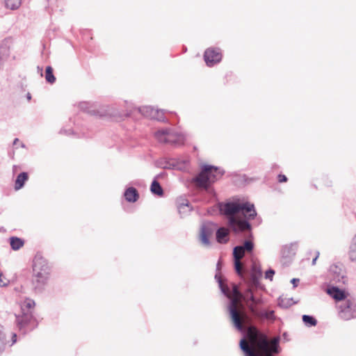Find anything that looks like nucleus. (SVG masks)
<instances>
[{"mask_svg":"<svg viewBox=\"0 0 356 356\" xmlns=\"http://www.w3.org/2000/svg\"><path fill=\"white\" fill-rule=\"evenodd\" d=\"M219 210L227 221V227H220L216 230L218 243H227L231 232L239 234L248 231V236L252 237V225L249 220H253L257 215L253 204L239 200L220 202Z\"/></svg>","mask_w":356,"mask_h":356,"instance_id":"1","label":"nucleus"},{"mask_svg":"<svg viewBox=\"0 0 356 356\" xmlns=\"http://www.w3.org/2000/svg\"><path fill=\"white\" fill-rule=\"evenodd\" d=\"M215 278L222 293L229 300L228 312L234 327L240 332H243V323L248 318V316L238 308L242 292L238 286L234 283H232V289H230L229 286L223 282L220 275L216 274Z\"/></svg>","mask_w":356,"mask_h":356,"instance_id":"2","label":"nucleus"},{"mask_svg":"<svg viewBox=\"0 0 356 356\" xmlns=\"http://www.w3.org/2000/svg\"><path fill=\"white\" fill-rule=\"evenodd\" d=\"M252 340L255 343L259 352L248 344L244 339H242L239 346L245 356H273V354H278L281 351L279 336L270 340L266 334L259 332L252 337Z\"/></svg>","mask_w":356,"mask_h":356,"instance_id":"3","label":"nucleus"},{"mask_svg":"<svg viewBox=\"0 0 356 356\" xmlns=\"http://www.w3.org/2000/svg\"><path fill=\"white\" fill-rule=\"evenodd\" d=\"M225 171L211 165H204L201 171L193 178V184L200 189L209 190L210 186L218 180Z\"/></svg>","mask_w":356,"mask_h":356,"instance_id":"4","label":"nucleus"},{"mask_svg":"<svg viewBox=\"0 0 356 356\" xmlns=\"http://www.w3.org/2000/svg\"><path fill=\"white\" fill-rule=\"evenodd\" d=\"M245 236L248 238V239L244 241L242 245H236L233 249V259H234V270L236 273L243 276V270L241 259L243 258L245 254H251L254 248V244L253 241L251 240L252 237H248L249 232L246 231L245 233Z\"/></svg>","mask_w":356,"mask_h":356,"instance_id":"5","label":"nucleus"},{"mask_svg":"<svg viewBox=\"0 0 356 356\" xmlns=\"http://www.w3.org/2000/svg\"><path fill=\"white\" fill-rule=\"evenodd\" d=\"M156 138L160 142L172 145H179L184 143V137L182 134L173 131L170 129H162L155 133Z\"/></svg>","mask_w":356,"mask_h":356,"instance_id":"6","label":"nucleus"},{"mask_svg":"<svg viewBox=\"0 0 356 356\" xmlns=\"http://www.w3.org/2000/svg\"><path fill=\"white\" fill-rule=\"evenodd\" d=\"M339 316L344 321L356 318V299L348 298L337 304Z\"/></svg>","mask_w":356,"mask_h":356,"instance_id":"7","label":"nucleus"},{"mask_svg":"<svg viewBox=\"0 0 356 356\" xmlns=\"http://www.w3.org/2000/svg\"><path fill=\"white\" fill-rule=\"evenodd\" d=\"M22 313V315L16 316V323L20 332L25 334L35 328L38 323L33 317L32 312Z\"/></svg>","mask_w":356,"mask_h":356,"instance_id":"8","label":"nucleus"},{"mask_svg":"<svg viewBox=\"0 0 356 356\" xmlns=\"http://www.w3.org/2000/svg\"><path fill=\"white\" fill-rule=\"evenodd\" d=\"M330 282L335 284H344L347 282V277L341 264H332L329 269Z\"/></svg>","mask_w":356,"mask_h":356,"instance_id":"9","label":"nucleus"},{"mask_svg":"<svg viewBox=\"0 0 356 356\" xmlns=\"http://www.w3.org/2000/svg\"><path fill=\"white\" fill-rule=\"evenodd\" d=\"M253 290L254 289L251 287H247V289L242 292V296L240 297V300H243L245 302L250 312H255L256 306L261 302L260 300L254 296Z\"/></svg>","mask_w":356,"mask_h":356,"instance_id":"10","label":"nucleus"},{"mask_svg":"<svg viewBox=\"0 0 356 356\" xmlns=\"http://www.w3.org/2000/svg\"><path fill=\"white\" fill-rule=\"evenodd\" d=\"M33 284L34 289L38 291H42L44 286L47 284L49 277L50 272H33Z\"/></svg>","mask_w":356,"mask_h":356,"instance_id":"11","label":"nucleus"},{"mask_svg":"<svg viewBox=\"0 0 356 356\" xmlns=\"http://www.w3.org/2000/svg\"><path fill=\"white\" fill-rule=\"evenodd\" d=\"M204 60L208 66H213L221 60L222 55L218 49L209 48L204 54Z\"/></svg>","mask_w":356,"mask_h":356,"instance_id":"12","label":"nucleus"},{"mask_svg":"<svg viewBox=\"0 0 356 356\" xmlns=\"http://www.w3.org/2000/svg\"><path fill=\"white\" fill-rule=\"evenodd\" d=\"M33 272H50V266L47 261L40 254H36L33 259Z\"/></svg>","mask_w":356,"mask_h":356,"instance_id":"13","label":"nucleus"},{"mask_svg":"<svg viewBox=\"0 0 356 356\" xmlns=\"http://www.w3.org/2000/svg\"><path fill=\"white\" fill-rule=\"evenodd\" d=\"M213 232V225L211 223H204L201 227L200 239L202 245L205 246L210 245L209 237Z\"/></svg>","mask_w":356,"mask_h":356,"instance_id":"14","label":"nucleus"},{"mask_svg":"<svg viewBox=\"0 0 356 356\" xmlns=\"http://www.w3.org/2000/svg\"><path fill=\"white\" fill-rule=\"evenodd\" d=\"M327 293L335 300L339 302L348 299L347 293L344 290L340 289L338 286H330L327 289Z\"/></svg>","mask_w":356,"mask_h":356,"instance_id":"15","label":"nucleus"},{"mask_svg":"<svg viewBox=\"0 0 356 356\" xmlns=\"http://www.w3.org/2000/svg\"><path fill=\"white\" fill-rule=\"evenodd\" d=\"M177 209L179 215L181 218L188 215L192 210V207L189 204V202L182 197L177 200Z\"/></svg>","mask_w":356,"mask_h":356,"instance_id":"16","label":"nucleus"},{"mask_svg":"<svg viewBox=\"0 0 356 356\" xmlns=\"http://www.w3.org/2000/svg\"><path fill=\"white\" fill-rule=\"evenodd\" d=\"M124 196L129 202H136L139 198L138 191L134 187H129L124 191Z\"/></svg>","mask_w":356,"mask_h":356,"instance_id":"17","label":"nucleus"},{"mask_svg":"<svg viewBox=\"0 0 356 356\" xmlns=\"http://www.w3.org/2000/svg\"><path fill=\"white\" fill-rule=\"evenodd\" d=\"M261 270H258V275L256 273H251L249 279L247 281L248 287H251L253 289L259 288V277L261 276Z\"/></svg>","mask_w":356,"mask_h":356,"instance_id":"18","label":"nucleus"},{"mask_svg":"<svg viewBox=\"0 0 356 356\" xmlns=\"http://www.w3.org/2000/svg\"><path fill=\"white\" fill-rule=\"evenodd\" d=\"M28 179H29V175H28L27 172H22L19 173L17 175V179L15 180V189L16 191H18V190L21 189L22 188H23L25 182L28 180Z\"/></svg>","mask_w":356,"mask_h":356,"instance_id":"19","label":"nucleus"},{"mask_svg":"<svg viewBox=\"0 0 356 356\" xmlns=\"http://www.w3.org/2000/svg\"><path fill=\"white\" fill-rule=\"evenodd\" d=\"M252 313L254 316L261 318H265V319L270 320V321H273L275 319V313H274L273 310L258 311L256 309L255 312H252Z\"/></svg>","mask_w":356,"mask_h":356,"instance_id":"20","label":"nucleus"},{"mask_svg":"<svg viewBox=\"0 0 356 356\" xmlns=\"http://www.w3.org/2000/svg\"><path fill=\"white\" fill-rule=\"evenodd\" d=\"M10 55L9 49L6 45L0 47V69L3 67L4 62L8 59Z\"/></svg>","mask_w":356,"mask_h":356,"instance_id":"21","label":"nucleus"},{"mask_svg":"<svg viewBox=\"0 0 356 356\" xmlns=\"http://www.w3.org/2000/svg\"><path fill=\"white\" fill-rule=\"evenodd\" d=\"M150 191L154 195L158 196L163 195V190L158 181L154 179L150 186Z\"/></svg>","mask_w":356,"mask_h":356,"instance_id":"22","label":"nucleus"},{"mask_svg":"<svg viewBox=\"0 0 356 356\" xmlns=\"http://www.w3.org/2000/svg\"><path fill=\"white\" fill-rule=\"evenodd\" d=\"M139 112L145 118L153 119L154 113H156L155 112V109L149 106H145L139 108Z\"/></svg>","mask_w":356,"mask_h":356,"instance_id":"23","label":"nucleus"},{"mask_svg":"<svg viewBox=\"0 0 356 356\" xmlns=\"http://www.w3.org/2000/svg\"><path fill=\"white\" fill-rule=\"evenodd\" d=\"M24 241L17 236H12L10 238V245L11 248L14 250H19L24 245Z\"/></svg>","mask_w":356,"mask_h":356,"instance_id":"24","label":"nucleus"},{"mask_svg":"<svg viewBox=\"0 0 356 356\" xmlns=\"http://www.w3.org/2000/svg\"><path fill=\"white\" fill-rule=\"evenodd\" d=\"M7 344L6 333L4 332L3 326L0 325V355L5 350Z\"/></svg>","mask_w":356,"mask_h":356,"instance_id":"25","label":"nucleus"},{"mask_svg":"<svg viewBox=\"0 0 356 356\" xmlns=\"http://www.w3.org/2000/svg\"><path fill=\"white\" fill-rule=\"evenodd\" d=\"M349 258L352 261H356V235L353 238L350 246Z\"/></svg>","mask_w":356,"mask_h":356,"instance_id":"26","label":"nucleus"},{"mask_svg":"<svg viewBox=\"0 0 356 356\" xmlns=\"http://www.w3.org/2000/svg\"><path fill=\"white\" fill-rule=\"evenodd\" d=\"M22 0H5V5L7 8L10 10H17L19 8Z\"/></svg>","mask_w":356,"mask_h":356,"instance_id":"27","label":"nucleus"},{"mask_svg":"<svg viewBox=\"0 0 356 356\" xmlns=\"http://www.w3.org/2000/svg\"><path fill=\"white\" fill-rule=\"evenodd\" d=\"M45 79L46 81L52 84L56 81V77L53 73V68L51 66H47L45 70Z\"/></svg>","mask_w":356,"mask_h":356,"instance_id":"28","label":"nucleus"},{"mask_svg":"<svg viewBox=\"0 0 356 356\" xmlns=\"http://www.w3.org/2000/svg\"><path fill=\"white\" fill-rule=\"evenodd\" d=\"M302 321L308 327L315 326L317 324L316 319L310 315H303Z\"/></svg>","mask_w":356,"mask_h":356,"instance_id":"29","label":"nucleus"},{"mask_svg":"<svg viewBox=\"0 0 356 356\" xmlns=\"http://www.w3.org/2000/svg\"><path fill=\"white\" fill-rule=\"evenodd\" d=\"M187 162L184 161L182 163V166H179L177 161H175V160L172 159L171 161H168L166 163V165L164 166L165 168H177L179 170H182L186 167Z\"/></svg>","mask_w":356,"mask_h":356,"instance_id":"30","label":"nucleus"},{"mask_svg":"<svg viewBox=\"0 0 356 356\" xmlns=\"http://www.w3.org/2000/svg\"><path fill=\"white\" fill-rule=\"evenodd\" d=\"M35 306V302L33 300L27 299L24 301L23 305L22 306V312H31Z\"/></svg>","mask_w":356,"mask_h":356,"instance_id":"31","label":"nucleus"},{"mask_svg":"<svg viewBox=\"0 0 356 356\" xmlns=\"http://www.w3.org/2000/svg\"><path fill=\"white\" fill-rule=\"evenodd\" d=\"M293 298H281L279 301V305L283 308H288L295 304Z\"/></svg>","mask_w":356,"mask_h":356,"instance_id":"32","label":"nucleus"},{"mask_svg":"<svg viewBox=\"0 0 356 356\" xmlns=\"http://www.w3.org/2000/svg\"><path fill=\"white\" fill-rule=\"evenodd\" d=\"M155 112H156V113H154L153 119L160 122H165L166 120L163 110L155 109Z\"/></svg>","mask_w":356,"mask_h":356,"instance_id":"33","label":"nucleus"},{"mask_svg":"<svg viewBox=\"0 0 356 356\" xmlns=\"http://www.w3.org/2000/svg\"><path fill=\"white\" fill-rule=\"evenodd\" d=\"M275 275V270L270 268L265 273V278L270 279L272 280L273 275Z\"/></svg>","mask_w":356,"mask_h":356,"instance_id":"34","label":"nucleus"},{"mask_svg":"<svg viewBox=\"0 0 356 356\" xmlns=\"http://www.w3.org/2000/svg\"><path fill=\"white\" fill-rule=\"evenodd\" d=\"M8 283V281L4 277L3 274L0 273V286H5Z\"/></svg>","mask_w":356,"mask_h":356,"instance_id":"35","label":"nucleus"},{"mask_svg":"<svg viewBox=\"0 0 356 356\" xmlns=\"http://www.w3.org/2000/svg\"><path fill=\"white\" fill-rule=\"evenodd\" d=\"M278 181L280 183L286 182L287 181V177L284 175H279L278 177Z\"/></svg>","mask_w":356,"mask_h":356,"instance_id":"36","label":"nucleus"},{"mask_svg":"<svg viewBox=\"0 0 356 356\" xmlns=\"http://www.w3.org/2000/svg\"><path fill=\"white\" fill-rule=\"evenodd\" d=\"M300 280L298 278H293L291 280V284L293 285V287H296L298 286V284L299 283Z\"/></svg>","mask_w":356,"mask_h":356,"instance_id":"37","label":"nucleus"},{"mask_svg":"<svg viewBox=\"0 0 356 356\" xmlns=\"http://www.w3.org/2000/svg\"><path fill=\"white\" fill-rule=\"evenodd\" d=\"M17 341V334L15 333L12 334V343L10 346L13 345Z\"/></svg>","mask_w":356,"mask_h":356,"instance_id":"38","label":"nucleus"},{"mask_svg":"<svg viewBox=\"0 0 356 356\" xmlns=\"http://www.w3.org/2000/svg\"><path fill=\"white\" fill-rule=\"evenodd\" d=\"M258 270H261L259 268H258L256 265H253L252 266V273H256L258 275Z\"/></svg>","mask_w":356,"mask_h":356,"instance_id":"39","label":"nucleus"},{"mask_svg":"<svg viewBox=\"0 0 356 356\" xmlns=\"http://www.w3.org/2000/svg\"><path fill=\"white\" fill-rule=\"evenodd\" d=\"M318 255H319V252H318L316 256L315 257V258L313 259V260L312 261V265H315L316 264V260H317V259L318 257Z\"/></svg>","mask_w":356,"mask_h":356,"instance_id":"40","label":"nucleus"},{"mask_svg":"<svg viewBox=\"0 0 356 356\" xmlns=\"http://www.w3.org/2000/svg\"><path fill=\"white\" fill-rule=\"evenodd\" d=\"M72 132V131H71V129H69V130H67H67H65V129H62V130L60 131V133H65V134H71Z\"/></svg>","mask_w":356,"mask_h":356,"instance_id":"41","label":"nucleus"},{"mask_svg":"<svg viewBox=\"0 0 356 356\" xmlns=\"http://www.w3.org/2000/svg\"><path fill=\"white\" fill-rule=\"evenodd\" d=\"M87 112L92 115H97L99 113V112H96L95 111H93V110L92 111L90 110V111H88Z\"/></svg>","mask_w":356,"mask_h":356,"instance_id":"42","label":"nucleus"},{"mask_svg":"<svg viewBox=\"0 0 356 356\" xmlns=\"http://www.w3.org/2000/svg\"><path fill=\"white\" fill-rule=\"evenodd\" d=\"M19 142V139L18 138H15L13 141V145H17V143Z\"/></svg>","mask_w":356,"mask_h":356,"instance_id":"43","label":"nucleus"},{"mask_svg":"<svg viewBox=\"0 0 356 356\" xmlns=\"http://www.w3.org/2000/svg\"><path fill=\"white\" fill-rule=\"evenodd\" d=\"M26 98H27V99H28V100H30V99H31V94H30V93H28V94L26 95Z\"/></svg>","mask_w":356,"mask_h":356,"instance_id":"44","label":"nucleus"},{"mask_svg":"<svg viewBox=\"0 0 356 356\" xmlns=\"http://www.w3.org/2000/svg\"><path fill=\"white\" fill-rule=\"evenodd\" d=\"M13 170H14V171H15V170H17V165H14V166H13Z\"/></svg>","mask_w":356,"mask_h":356,"instance_id":"45","label":"nucleus"},{"mask_svg":"<svg viewBox=\"0 0 356 356\" xmlns=\"http://www.w3.org/2000/svg\"><path fill=\"white\" fill-rule=\"evenodd\" d=\"M219 266H220V263L218 262V264H217V268L218 269L219 268Z\"/></svg>","mask_w":356,"mask_h":356,"instance_id":"46","label":"nucleus"}]
</instances>
